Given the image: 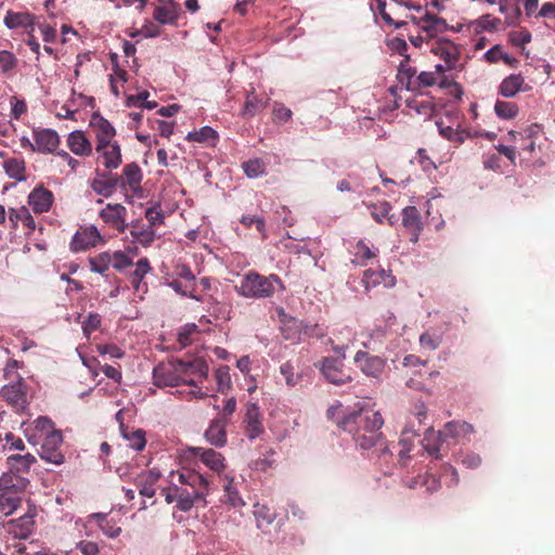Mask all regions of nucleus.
Masks as SVG:
<instances>
[{
	"instance_id": "obj_1",
	"label": "nucleus",
	"mask_w": 555,
	"mask_h": 555,
	"mask_svg": "<svg viewBox=\"0 0 555 555\" xmlns=\"http://www.w3.org/2000/svg\"><path fill=\"white\" fill-rule=\"evenodd\" d=\"M178 482L162 490L167 504L176 503V508L189 512L194 506L207 505L206 498L210 491V480L194 469L177 472Z\"/></svg>"
},
{
	"instance_id": "obj_2",
	"label": "nucleus",
	"mask_w": 555,
	"mask_h": 555,
	"mask_svg": "<svg viewBox=\"0 0 555 555\" xmlns=\"http://www.w3.org/2000/svg\"><path fill=\"white\" fill-rule=\"evenodd\" d=\"M384 420L379 412L353 413L340 423L344 430L352 434L357 446L372 450L378 457L391 456L380 428Z\"/></svg>"
},
{
	"instance_id": "obj_3",
	"label": "nucleus",
	"mask_w": 555,
	"mask_h": 555,
	"mask_svg": "<svg viewBox=\"0 0 555 555\" xmlns=\"http://www.w3.org/2000/svg\"><path fill=\"white\" fill-rule=\"evenodd\" d=\"M235 292L247 299H264L272 297L278 289L284 291V284L279 275L268 276L250 270L245 273L234 286Z\"/></svg>"
},
{
	"instance_id": "obj_4",
	"label": "nucleus",
	"mask_w": 555,
	"mask_h": 555,
	"mask_svg": "<svg viewBox=\"0 0 555 555\" xmlns=\"http://www.w3.org/2000/svg\"><path fill=\"white\" fill-rule=\"evenodd\" d=\"M153 379L154 385L159 388L176 387L180 384L195 385V380L193 378L185 379L180 376L178 365H176V360L157 364L153 370Z\"/></svg>"
},
{
	"instance_id": "obj_5",
	"label": "nucleus",
	"mask_w": 555,
	"mask_h": 555,
	"mask_svg": "<svg viewBox=\"0 0 555 555\" xmlns=\"http://www.w3.org/2000/svg\"><path fill=\"white\" fill-rule=\"evenodd\" d=\"M315 366L331 384L345 385L352 380L349 370H346L343 361L337 358L323 357Z\"/></svg>"
},
{
	"instance_id": "obj_6",
	"label": "nucleus",
	"mask_w": 555,
	"mask_h": 555,
	"mask_svg": "<svg viewBox=\"0 0 555 555\" xmlns=\"http://www.w3.org/2000/svg\"><path fill=\"white\" fill-rule=\"evenodd\" d=\"M41 448L39 451L40 457L51 464L61 465L65 461V455L62 451L63 435L61 430H54L41 439Z\"/></svg>"
},
{
	"instance_id": "obj_7",
	"label": "nucleus",
	"mask_w": 555,
	"mask_h": 555,
	"mask_svg": "<svg viewBox=\"0 0 555 555\" xmlns=\"http://www.w3.org/2000/svg\"><path fill=\"white\" fill-rule=\"evenodd\" d=\"M0 396L16 411H24L28 404L27 385L23 377H18V380L14 383L4 385L0 390Z\"/></svg>"
},
{
	"instance_id": "obj_8",
	"label": "nucleus",
	"mask_w": 555,
	"mask_h": 555,
	"mask_svg": "<svg viewBox=\"0 0 555 555\" xmlns=\"http://www.w3.org/2000/svg\"><path fill=\"white\" fill-rule=\"evenodd\" d=\"M354 363L367 377L379 379L385 371L386 360L378 356L359 350L354 356Z\"/></svg>"
},
{
	"instance_id": "obj_9",
	"label": "nucleus",
	"mask_w": 555,
	"mask_h": 555,
	"mask_svg": "<svg viewBox=\"0 0 555 555\" xmlns=\"http://www.w3.org/2000/svg\"><path fill=\"white\" fill-rule=\"evenodd\" d=\"M101 220L109 228L124 233L127 229V208L122 204H106L99 212Z\"/></svg>"
},
{
	"instance_id": "obj_10",
	"label": "nucleus",
	"mask_w": 555,
	"mask_h": 555,
	"mask_svg": "<svg viewBox=\"0 0 555 555\" xmlns=\"http://www.w3.org/2000/svg\"><path fill=\"white\" fill-rule=\"evenodd\" d=\"M100 242H102V236L96 227L80 228L72 238L70 249L75 253L85 251L95 247Z\"/></svg>"
},
{
	"instance_id": "obj_11",
	"label": "nucleus",
	"mask_w": 555,
	"mask_h": 555,
	"mask_svg": "<svg viewBox=\"0 0 555 555\" xmlns=\"http://www.w3.org/2000/svg\"><path fill=\"white\" fill-rule=\"evenodd\" d=\"M36 509L30 508L17 519H11L4 525L5 531L15 539H27L34 530Z\"/></svg>"
},
{
	"instance_id": "obj_12",
	"label": "nucleus",
	"mask_w": 555,
	"mask_h": 555,
	"mask_svg": "<svg viewBox=\"0 0 555 555\" xmlns=\"http://www.w3.org/2000/svg\"><path fill=\"white\" fill-rule=\"evenodd\" d=\"M430 52L444 61L447 67L456 68L460 61V48L449 39H439L430 47Z\"/></svg>"
},
{
	"instance_id": "obj_13",
	"label": "nucleus",
	"mask_w": 555,
	"mask_h": 555,
	"mask_svg": "<svg viewBox=\"0 0 555 555\" xmlns=\"http://www.w3.org/2000/svg\"><path fill=\"white\" fill-rule=\"evenodd\" d=\"M33 137L35 141V150H37L38 153H54L60 145V137L57 132L52 129L35 128L33 130Z\"/></svg>"
},
{
	"instance_id": "obj_14",
	"label": "nucleus",
	"mask_w": 555,
	"mask_h": 555,
	"mask_svg": "<svg viewBox=\"0 0 555 555\" xmlns=\"http://www.w3.org/2000/svg\"><path fill=\"white\" fill-rule=\"evenodd\" d=\"M37 17L29 12H15L9 10L4 16L3 23L9 29H21L24 33H34L37 24Z\"/></svg>"
},
{
	"instance_id": "obj_15",
	"label": "nucleus",
	"mask_w": 555,
	"mask_h": 555,
	"mask_svg": "<svg viewBox=\"0 0 555 555\" xmlns=\"http://www.w3.org/2000/svg\"><path fill=\"white\" fill-rule=\"evenodd\" d=\"M95 151L107 170L117 169L122 163L121 147L117 141L96 144Z\"/></svg>"
},
{
	"instance_id": "obj_16",
	"label": "nucleus",
	"mask_w": 555,
	"mask_h": 555,
	"mask_svg": "<svg viewBox=\"0 0 555 555\" xmlns=\"http://www.w3.org/2000/svg\"><path fill=\"white\" fill-rule=\"evenodd\" d=\"M244 425L245 434L251 440L264 433L260 409L256 403H248L246 405Z\"/></svg>"
},
{
	"instance_id": "obj_17",
	"label": "nucleus",
	"mask_w": 555,
	"mask_h": 555,
	"mask_svg": "<svg viewBox=\"0 0 555 555\" xmlns=\"http://www.w3.org/2000/svg\"><path fill=\"white\" fill-rule=\"evenodd\" d=\"M410 20L412 23L416 24L421 30L426 33L428 38H434L448 28V24L443 18L430 13H426L420 18L411 15Z\"/></svg>"
},
{
	"instance_id": "obj_18",
	"label": "nucleus",
	"mask_w": 555,
	"mask_h": 555,
	"mask_svg": "<svg viewBox=\"0 0 555 555\" xmlns=\"http://www.w3.org/2000/svg\"><path fill=\"white\" fill-rule=\"evenodd\" d=\"M190 451L196 459H198L212 472L220 474L225 468L223 455L214 449L194 447L191 448Z\"/></svg>"
},
{
	"instance_id": "obj_19",
	"label": "nucleus",
	"mask_w": 555,
	"mask_h": 555,
	"mask_svg": "<svg viewBox=\"0 0 555 555\" xmlns=\"http://www.w3.org/2000/svg\"><path fill=\"white\" fill-rule=\"evenodd\" d=\"M90 127L95 133L96 144H103L115 141L116 130L113 125L101 116L99 113H94L90 119Z\"/></svg>"
},
{
	"instance_id": "obj_20",
	"label": "nucleus",
	"mask_w": 555,
	"mask_h": 555,
	"mask_svg": "<svg viewBox=\"0 0 555 555\" xmlns=\"http://www.w3.org/2000/svg\"><path fill=\"white\" fill-rule=\"evenodd\" d=\"M119 177H108L106 172L96 171V177L89 184L92 191L103 197H111L119 184Z\"/></svg>"
},
{
	"instance_id": "obj_21",
	"label": "nucleus",
	"mask_w": 555,
	"mask_h": 555,
	"mask_svg": "<svg viewBox=\"0 0 555 555\" xmlns=\"http://www.w3.org/2000/svg\"><path fill=\"white\" fill-rule=\"evenodd\" d=\"M176 365L180 372V376L185 379H191L192 376H197L205 379L208 376V364L203 359H194L192 361L176 360Z\"/></svg>"
},
{
	"instance_id": "obj_22",
	"label": "nucleus",
	"mask_w": 555,
	"mask_h": 555,
	"mask_svg": "<svg viewBox=\"0 0 555 555\" xmlns=\"http://www.w3.org/2000/svg\"><path fill=\"white\" fill-rule=\"evenodd\" d=\"M53 193L42 185L36 186L28 195V205L36 214L47 212L53 203Z\"/></svg>"
},
{
	"instance_id": "obj_23",
	"label": "nucleus",
	"mask_w": 555,
	"mask_h": 555,
	"mask_svg": "<svg viewBox=\"0 0 555 555\" xmlns=\"http://www.w3.org/2000/svg\"><path fill=\"white\" fill-rule=\"evenodd\" d=\"M118 177L120 179L118 186L128 188L132 192L141 189L143 173L137 163L127 164L122 169V173Z\"/></svg>"
},
{
	"instance_id": "obj_24",
	"label": "nucleus",
	"mask_w": 555,
	"mask_h": 555,
	"mask_svg": "<svg viewBox=\"0 0 555 555\" xmlns=\"http://www.w3.org/2000/svg\"><path fill=\"white\" fill-rule=\"evenodd\" d=\"M402 224L411 233L410 241L416 243L423 230L422 218L415 206H408L402 210Z\"/></svg>"
},
{
	"instance_id": "obj_25",
	"label": "nucleus",
	"mask_w": 555,
	"mask_h": 555,
	"mask_svg": "<svg viewBox=\"0 0 555 555\" xmlns=\"http://www.w3.org/2000/svg\"><path fill=\"white\" fill-rule=\"evenodd\" d=\"M151 270L150 261L144 257L137 261L134 270L129 273V282L137 293L144 294L147 292V284L144 282V278Z\"/></svg>"
},
{
	"instance_id": "obj_26",
	"label": "nucleus",
	"mask_w": 555,
	"mask_h": 555,
	"mask_svg": "<svg viewBox=\"0 0 555 555\" xmlns=\"http://www.w3.org/2000/svg\"><path fill=\"white\" fill-rule=\"evenodd\" d=\"M362 283L366 291L371 287H375L383 284L386 287H392L396 283V279L390 272L384 269H366L363 272Z\"/></svg>"
},
{
	"instance_id": "obj_27",
	"label": "nucleus",
	"mask_w": 555,
	"mask_h": 555,
	"mask_svg": "<svg viewBox=\"0 0 555 555\" xmlns=\"http://www.w3.org/2000/svg\"><path fill=\"white\" fill-rule=\"evenodd\" d=\"M29 483L27 478L11 469L0 477V491L17 494L24 491Z\"/></svg>"
},
{
	"instance_id": "obj_28",
	"label": "nucleus",
	"mask_w": 555,
	"mask_h": 555,
	"mask_svg": "<svg viewBox=\"0 0 555 555\" xmlns=\"http://www.w3.org/2000/svg\"><path fill=\"white\" fill-rule=\"evenodd\" d=\"M530 87L526 86L521 74H511L505 77L499 86V94L504 98H514L520 91H528Z\"/></svg>"
},
{
	"instance_id": "obj_29",
	"label": "nucleus",
	"mask_w": 555,
	"mask_h": 555,
	"mask_svg": "<svg viewBox=\"0 0 555 555\" xmlns=\"http://www.w3.org/2000/svg\"><path fill=\"white\" fill-rule=\"evenodd\" d=\"M417 68L411 64L410 55H405L398 67L397 79L406 90L414 91L418 76Z\"/></svg>"
},
{
	"instance_id": "obj_30",
	"label": "nucleus",
	"mask_w": 555,
	"mask_h": 555,
	"mask_svg": "<svg viewBox=\"0 0 555 555\" xmlns=\"http://www.w3.org/2000/svg\"><path fill=\"white\" fill-rule=\"evenodd\" d=\"M474 433V427L467 422L451 421L448 422L443 429L438 433L440 442L446 441L448 438L466 437Z\"/></svg>"
},
{
	"instance_id": "obj_31",
	"label": "nucleus",
	"mask_w": 555,
	"mask_h": 555,
	"mask_svg": "<svg viewBox=\"0 0 555 555\" xmlns=\"http://www.w3.org/2000/svg\"><path fill=\"white\" fill-rule=\"evenodd\" d=\"M206 440L217 447L221 448L227 443V421L223 418H216L211 421L209 427L205 431Z\"/></svg>"
},
{
	"instance_id": "obj_32",
	"label": "nucleus",
	"mask_w": 555,
	"mask_h": 555,
	"mask_svg": "<svg viewBox=\"0 0 555 555\" xmlns=\"http://www.w3.org/2000/svg\"><path fill=\"white\" fill-rule=\"evenodd\" d=\"M160 478V473L155 470L142 472L134 480V483L142 496L153 498L156 493L155 485Z\"/></svg>"
},
{
	"instance_id": "obj_33",
	"label": "nucleus",
	"mask_w": 555,
	"mask_h": 555,
	"mask_svg": "<svg viewBox=\"0 0 555 555\" xmlns=\"http://www.w3.org/2000/svg\"><path fill=\"white\" fill-rule=\"evenodd\" d=\"M179 4L168 0L166 5L156 7L153 17L162 25H177L179 18Z\"/></svg>"
},
{
	"instance_id": "obj_34",
	"label": "nucleus",
	"mask_w": 555,
	"mask_h": 555,
	"mask_svg": "<svg viewBox=\"0 0 555 555\" xmlns=\"http://www.w3.org/2000/svg\"><path fill=\"white\" fill-rule=\"evenodd\" d=\"M68 149L78 156H89L92 145L82 131H73L67 138Z\"/></svg>"
},
{
	"instance_id": "obj_35",
	"label": "nucleus",
	"mask_w": 555,
	"mask_h": 555,
	"mask_svg": "<svg viewBox=\"0 0 555 555\" xmlns=\"http://www.w3.org/2000/svg\"><path fill=\"white\" fill-rule=\"evenodd\" d=\"M378 249L370 247L363 240L357 242L352 251V263L357 266H367L371 260L377 258Z\"/></svg>"
},
{
	"instance_id": "obj_36",
	"label": "nucleus",
	"mask_w": 555,
	"mask_h": 555,
	"mask_svg": "<svg viewBox=\"0 0 555 555\" xmlns=\"http://www.w3.org/2000/svg\"><path fill=\"white\" fill-rule=\"evenodd\" d=\"M267 100L259 98L255 91L247 93L244 105L241 111V116L244 119H250L258 113L262 112L267 107Z\"/></svg>"
},
{
	"instance_id": "obj_37",
	"label": "nucleus",
	"mask_w": 555,
	"mask_h": 555,
	"mask_svg": "<svg viewBox=\"0 0 555 555\" xmlns=\"http://www.w3.org/2000/svg\"><path fill=\"white\" fill-rule=\"evenodd\" d=\"M36 462L37 459L30 453H26L24 455L14 454L7 459L9 469L18 474L28 473L31 465Z\"/></svg>"
},
{
	"instance_id": "obj_38",
	"label": "nucleus",
	"mask_w": 555,
	"mask_h": 555,
	"mask_svg": "<svg viewBox=\"0 0 555 555\" xmlns=\"http://www.w3.org/2000/svg\"><path fill=\"white\" fill-rule=\"evenodd\" d=\"M34 429L35 434L27 435V440L31 444L39 443L48 434L55 430L52 421L44 416H40L34 422Z\"/></svg>"
},
{
	"instance_id": "obj_39",
	"label": "nucleus",
	"mask_w": 555,
	"mask_h": 555,
	"mask_svg": "<svg viewBox=\"0 0 555 555\" xmlns=\"http://www.w3.org/2000/svg\"><path fill=\"white\" fill-rule=\"evenodd\" d=\"M9 219L13 224V228H17V223L21 221L29 231L36 229V222L30 215L27 207L22 206L20 208H11L9 211Z\"/></svg>"
},
{
	"instance_id": "obj_40",
	"label": "nucleus",
	"mask_w": 555,
	"mask_h": 555,
	"mask_svg": "<svg viewBox=\"0 0 555 555\" xmlns=\"http://www.w3.org/2000/svg\"><path fill=\"white\" fill-rule=\"evenodd\" d=\"M5 173L16 181L26 180V164L23 158H9L3 163Z\"/></svg>"
},
{
	"instance_id": "obj_41",
	"label": "nucleus",
	"mask_w": 555,
	"mask_h": 555,
	"mask_svg": "<svg viewBox=\"0 0 555 555\" xmlns=\"http://www.w3.org/2000/svg\"><path fill=\"white\" fill-rule=\"evenodd\" d=\"M254 515L257 521V527L259 529L268 528L276 518V513L274 509L266 504L260 503H256L254 505Z\"/></svg>"
},
{
	"instance_id": "obj_42",
	"label": "nucleus",
	"mask_w": 555,
	"mask_h": 555,
	"mask_svg": "<svg viewBox=\"0 0 555 555\" xmlns=\"http://www.w3.org/2000/svg\"><path fill=\"white\" fill-rule=\"evenodd\" d=\"M131 236L144 247H149L155 241V231L150 225L133 224L130 230Z\"/></svg>"
},
{
	"instance_id": "obj_43",
	"label": "nucleus",
	"mask_w": 555,
	"mask_h": 555,
	"mask_svg": "<svg viewBox=\"0 0 555 555\" xmlns=\"http://www.w3.org/2000/svg\"><path fill=\"white\" fill-rule=\"evenodd\" d=\"M438 86L441 89L443 88V80L440 75L431 72H421L417 76V81L415 82L414 91H420L423 88H429Z\"/></svg>"
},
{
	"instance_id": "obj_44",
	"label": "nucleus",
	"mask_w": 555,
	"mask_h": 555,
	"mask_svg": "<svg viewBox=\"0 0 555 555\" xmlns=\"http://www.w3.org/2000/svg\"><path fill=\"white\" fill-rule=\"evenodd\" d=\"M218 139L217 131L211 127L205 126L199 130H195L193 132H189L186 135V140L190 142H198V143H215Z\"/></svg>"
},
{
	"instance_id": "obj_45",
	"label": "nucleus",
	"mask_w": 555,
	"mask_h": 555,
	"mask_svg": "<svg viewBox=\"0 0 555 555\" xmlns=\"http://www.w3.org/2000/svg\"><path fill=\"white\" fill-rule=\"evenodd\" d=\"M298 328H300L301 337L322 339L326 336V328L319 323H309L305 321L298 322Z\"/></svg>"
},
{
	"instance_id": "obj_46",
	"label": "nucleus",
	"mask_w": 555,
	"mask_h": 555,
	"mask_svg": "<svg viewBox=\"0 0 555 555\" xmlns=\"http://www.w3.org/2000/svg\"><path fill=\"white\" fill-rule=\"evenodd\" d=\"M370 211H371V216L373 217V219L378 222V223H382L384 221V219H388L389 223L392 224V216H389V212L391 210V205L388 203V202H379V203H375V204H370L367 205Z\"/></svg>"
},
{
	"instance_id": "obj_47",
	"label": "nucleus",
	"mask_w": 555,
	"mask_h": 555,
	"mask_svg": "<svg viewBox=\"0 0 555 555\" xmlns=\"http://www.w3.org/2000/svg\"><path fill=\"white\" fill-rule=\"evenodd\" d=\"M89 264L92 272L104 274L112 266L111 253L103 251L89 258Z\"/></svg>"
},
{
	"instance_id": "obj_48",
	"label": "nucleus",
	"mask_w": 555,
	"mask_h": 555,
	"mask_svg": "<svg viewBox=\"0 0 555 555\" xmlns=\"http://www.w3.org/2000/svg\"><path fill=\"white\" fill-rule=\"evenodd\" d=\"M245 175L255 179L266 173L267 165L261 158L249 159L242 165Z\"/></svg>"
},
{
	"instance_id": "obj_49",
	"label": "nucleus",
	"mask_w": 555,
	"mask_h": 555,
	"mask_svg": "<svg viewBox=\"0 0 555 555\" xmlns=\"http://www.w3.org/2000/svg\"><path fill=\"white\" fill-rule=\"evenodd\" d=\"M21 499L13 493L1 491L0 512L4 515H11L20 505Z\"/></svg>"
},
{
	"instance_id": "obj_50",
	"label": "nucleus",
	"mask_w": 555,
	"mask_h": 555,
	"mask_svg": "<svg viewBox=\"0 0 555 555\" xmlns=\"http://www.w3.org/2000/svg\"><path fill=\"white\" fill-rule=\"evenodd\" d=\"M494 112L500 118L512 119L518 114V105L513 102L498 100L494 105Z\"/></svg>"
},
{
	"instance_id": "obj_51",
	"label": "nucleus",
	"mask_w": 555,
	"mask_h": 555,
	"mask_svg": "<svg viewBox=\"0 0 555 555\" xmlns=\"http://www.w3.org/2000/svg\"><path fill=\"white\" fill-rule=\"evenodd\" d=\"M95 517L99 520V526L103 533L108 538H116L120 534L121 528L117 526V522L113 519H108L106 516L96 514Z\"/></svg>"
},
{
	"instance_id": "obj_52",
	"label": "nucleus",
	"mask_w": 555,
	"mask_h": 555,
	"mask_svg": "<svg viewBox=\"0 0 555 555\" xmlns=\"http://www.w3.org/2000/svg\"><path fill=\"white\" fill-rule=\"evenodd\" d=\"M439 133L446 138L447 140L455 143H463L466 138L468 137V133L464 130L454 129L450 126H442L441 124H438Z\"/></svg>"
},
{
	"instance_id": "obj_53",
	"label": "nucleus",
	"mask_w": 555,
	"mask_h": 555,
	"mask_svg": "<svg viewBox=\"0 0 555 555\" xmlns=\"http://www.w3.org/2000/svg\"><path fill=\"white\" fill-rule=\"evenodd\" d=\"M167 285L170 286L177 294L196 298L193 294L195 291V285L190 284V282H183L172 276L171 280L169 278L167 279Z\"/></svg>"
},
{
	"instance_id": "obj_54",
	"label": "nucleus",
	"mask_w": 555,
	"mask_h": 555,
	"mask_svg": "<svg viewBox=\"0 0 555 555\" xmlns=\"http://www.w3.org/2000/svg\"><path fill=\"white\" fill-rule=\"evenodd\" d=\"M215 377L217 382V390L221 393H227L232 385L229 367H219L215 373Z\"/></svg>"
},
{
	"instance_id": "obj_55",
	"label": "nucleus",
	"mask_w": 555,
	"mask_h": 555,
	"mask_svg": "<svg viewBox=\"0 0 555 555\" xmlns=\"http://www.w3.org/2000/svg\"><path fill=\"white\" fill-rule=\"evenodd\" d=\"M280 373L284 377L285 384L288 387H295L301 377L295 372V366L291 361H286L280 365Z\"/></svg>"
},
{
	"instance_id": "obj_56",
	"label": "nucleus",
	"mask_w": 555,
	"mask_h": 555,
	"mask_svg": "<svg viewBox=\"0 0 555 555\" xmlns=\"http://www.w3.org/2000/svg\"><path fill=\"white\" fill-rule=\"evenodd\" d=\"M224 503L232 507H241L245 504L232 481L224 486Z\"/></svg>"
},
{
	"instance_id": "obj_57",
	"label": "nucleus",
	"mask_w": 555,
	"mask_h": 555,
	"mask_svg": "<svg viewBox=\"0 0 555 555\" xmlns=\"http://www.w3.org/2000/svg\"><path fill=\"white\" fill-rule=\"evenodd\" d=\"M198 326L194 323L184 325L178 333V341L182 348L192 344L193 336L198 334Z\"/></svg>"
},
{
	"instance_id": "obj_58",
	"label": "nucleus",
	"mask_w": 555,
	"mask_h": 555,
	"mask_svg": "<svg viewBox=\"0 0 555 555\" xmlns=\"http://www.w3.org/2000/svg\"><path fill=\"white\" fill-rule=\"evenodd\" d=\"M124 437L129 441V446L137 451H141L145 448L146 439L144 430L137 429L131 433H124Z\"/></svg>"
},
{
	"instance_id": "obj_59",
	"label": "nucleus",
	"mask_w": 555,
	"mask_h": 555,
	"mask_svg": "<svg viewBox=\"0 0 555 555\" xmlns=\"http://www.w3.org/2000/svg\"><path fill=\"white\" fill-rule=\"evenodd\" d=\"M298 322L297 320H293L291 323L285 324L281 331L283 338L285 340L293 341L295 344H298L301 341V332L300 328H298Z\"/></svg>"
},
{
	"instance_id": "obj_60",
	"label": "nucleus",
	"mask_w": 555,
	"mask_h": 555,
	"mask_svg": "<svg viewBox=\"0 0 555 555\" xmlns=\"http://www.w3.org/2000/svg\"><path fill=\"white\" fill-rule=\"evenodd\" d=\"M17 63L18 61L12 52L8 50L0 51V72L2 74H9L10 72L14 70L17 66Z\"/></svg>"
},
{
	"instance_id": "obj_61",
	"label": "nucleus",
	"mask_w": 555,
	"mask_h": 555,
	"mask_svg": "<svg viewBox=\"0 0 555 555\" xmlns=\"http://www.w3.org/2000/svg\"><path fill=\"white\" fill-rule=\"evenodd\" d=\"M376 3H377V11H378V14L380 15L382 20L389 26H393L396 29H399L401 28L402 26H404L406 24V22L404 21H395L392 17H391V14L390 12H388L386 10V7H387V3L385 0H375Z\"/></svg>"
},
{
	"instance_id": "obj_62",
	"label": "nucleus",
	"mask_w": 555,
	"mask_h": 555,
	"mask_svg": "<svg viewBox=\"0 0 555 555\" xmlns=\"http://www.w3.org/2000/svg\"><path fill=\"white\" fill-rule=\"evenodd\" d=\"M36 26L39 28L44 42L53 43L56 40L57 31L55 25H51L47 22H40L39 17H37Z\"/></svg>"
},
{
	"instance_id": "obj_63",
	"label": "nucleus",
	"mask_w": 555,
	"mask_h": 555,
	"mask_svg": "<svg viewBox=\"0 0 555 555\" xmlns=\"http://www.w3.org/2000/svg\"><path fill=\"white\" fill-rule=\"evenodd\" d=\"M111 260L112 267L119 272L132 266V259L121 250H117L111 254Z\"/></svg>"
},
{
	"instance_id": "obj_64",
	"label": "nucleus",
	"mask_w": 555,
	"mask_h": 555,
	"mask_svg": "<svg viewBox=\"0 0 555 555\" xmlns=\"http://www.w3.org/2000/svg\"><path fill=\"white\" fill-rule=\"evenodd\" d=\"M420 344L423 349L436 350L441 344V336L435 333L425 332L420 337Z\"/></svg>"
}]
</instances>
